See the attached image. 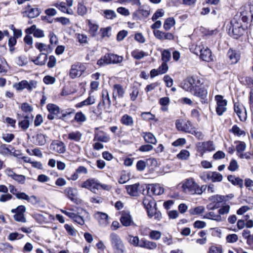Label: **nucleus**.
<instances>
[{"label":"nucleus","instance_id":"obj_49","mask_svg":"<svg viewBox=\"0 0 253 253\" xmlns=\"http://www.w3.org/2000/svg\"><path fill=\"white\" fill-rule=\"evenodd\" d=\"M128 242L135 247H140V240L138 236H129Z\"/></svg>","mask_w":253,"mask_h":253},{"label":"nucleus","instance_id":"obj_60","mask_svg":"<svg viewBox=\"0 0 253 253\" xmlns=\"http://www.w3.org/2000/svg\"><path fill=\"white\" fill-rule=\"evenodd\" d=\"M24 235L17 232L11 233L9 234L8 239L10 241H14L16 239H20L23 237Z\"/></svg>","mask_w":253,"mask_h":253},{"label":"nucleus","instance_id":"obj_50","mask_svg":"<svg viewBox=\"0 0 253 253\" xmlns=\"http://www.w3.org/2000/svg\"><path fill=\"white\" fill-rule=\"evenodd\" d=\"M239 167L237 161L235 159H232L228 167V169L231 171H235L238 169Z\"/></svg>","mask_w":253,"mask_h":253},{"label":"nucleus","instance_id":"obj_40","mask_svg":"<svg viewBox=\"0 0 253 253\" xmlns=\"http://www.w3.org/2000/svg\"><path fill=\"white\" fill-rule=\"evenodd\" d=\"M148 53L142 50L135 49L131 52V56L135 59L140 60L145 56H147Z\"/></svg>","mask_w":253,"mask_h":253},{"label":"nucleus","instance_id":"obj_36","mask_svg":"<svg viewBox=\"0 0 253 253\" xmlns=\"http://www.w3.org/2000/svg\"><path fill=\"white\" fill-rule=\"evenodd\" d=\"M143 137L146 143L155 144L157 143V139L153 133L151 132H143Z\"/></svg>","mask_w":253,"mask_h":253},{"label":"nucleus","instance_id":"obj_47","mask_svg":"<svg viewBox=\"0 0 253 253\" xmlns=\"http://www.w3.org/2000/svg\"><path fill=\"white\" fill-rule=\"evenodd\" d=\"M230 131L237 136L245 135L246 134L245 131L240 129L237 125H234Z\"/></svg>","mask_w":253,"mask_h":253},{"label":"nucleus","instance_id":"obj_19","mask_svg":"<svg viewBox=\"0 0 253 253\" xmlns=\"http://www.w3.org/2000/svg\"><path fill=\"white\" fill-rule=\"evenodd\" d=\"M99 127L95 128L94 140H96L98 141H101L103 142H108L110 139V137L108 136L107 134L103 131H97V130L99 129Z\"/></svg>","mask_w":253,"mask_h":253},{"label":"nucleus","instance_id":"obj_51","mask_svg":"<svg viewBox=\"0 0 253 253\" xmlns=\"http://www.w3.org/2000/svg\"><path fill=\"white\" fill-rule=\"evenodd\" d=\"M205 211V208L203 206H199L189 210V212L192 215L200 214Z\"/></svg>","mask_w":253,"mask_h":253},{"label":"nucleus","instance_id":"obj_46","mask_svg":"<svg viewBox=\"0 0 253 253\" xmlns=\"http://www.w3.org/2000/svg\"><path fill=\"white\" fill-rule=\"evenodd\" d=\"M102 15L105 18L108 19H113L117 16L114 10L110 9L103 10Z\"/></svg>","mask_w":253,"mask_h":253},{"label":"nucleus","instance_id":"obj_45","mask_svg":"<svg viewBox=\"0 0 253 253\" xmlns=\"http://www.w3.org/2000/svg\"><path fill=\"white\" fill-rule=\"evenodd\" d=\"M95 99L93 96H89L84 100L80 102V108L84 106H88L94 104Z\"/></svg>","mask_w":253,"mask_h":253},{"label":"nucleus","instance_id":"obj_55","mask_svg":"<svg viewBox=\"0 0 253 253\" xmlns=\"http://www.w3.org/2000/svg\"><path fill=\"white\" fill-rule=\"evenodd\" d=\"M149 237L152 240H158L161 238V233L159 231L152 230L149 233Z\"/></svg>","mask_w":253,"mask_h":253},{"label":"nucleus","instance_id":"obj_20","mask_svg":"<svg viewBox=\"0 0 253 253\" xmlns=\"http://www.w3.org/2000/svg\"><path fill=\"white\" fill-rule=\"evenodd\" d=\"M65 194L72 201L77 203L78 194L77 189L68 187L65 190Z\"/></svg>","mask_w":253,"mask_h":253},{"label":"nucleus","instance_id":"obj_29","mask_svg":"<svg viewBox=\"0 0 253 253\" xmlns=\"http://www.w3.org/2000/svg\"><path fill=\"white\" fill-rule=\"evenodd\" d=\"M47 59V55L45 53H41L34 60H32L36 65L42 66L45 64Z\"/></svg>","mask_w":253,"mask_h":253},{"label":"nucleus","instance_id":"obj_37","mask_svg":"<svg viewBox=\"0 0 253 253\" xmlns=\"http://www.w3.org/2000/svg\"><path fill=\"white\" fill-rule=\"evenodd\" d=\"M204 218L211 219L213 220H215L217 222H220L222 221V217L219 213H215L213 211H210L208 213H206L204 216Z\"/></svg>","mask_w":253,"mask_h":253},{"label":"nucleus","instance_id":"obj_22","mask_svg":"<svg viewBox=\"0 0 253 253\" xmlns=\"http://www.w3.org/2000/svg\"><path fill=\"white\" fill-rule=\"evenodd\" d=\"M238 16V21H240V18L242 19V20L244 22H247L249 20V17H251L252 19H253V5L250 6V11L244 10L240 13V15L237 14Z\"/></svg>","mask_w":253,"mask_h":253},{"label":"nucleus","instance_id":"obj_52","mask_svg":"<svg viewBox=\"0 0 253 253\" xmlns=\"http://www.w3.org/2000/svg\"><path fill=\"white\" fill-rule=\"evenodd\" d=\"M246 145L244 142L239 141L238 144L236 147L237 154L238 156L241 153H242L246 149Z\"/></svg>","mask_w":253,"mask_h":253},{"label":"nucleus","instance_id":"obj_31","mask_svg":"<svg viewBox=\"0 0 253 253\" xmlns=\"http://www.w3.org/2000/svg\"><path fill=\"white\" fill-rule=\"evenodd\" d=\"M227 179L233 185L238 186L240 188L243 187V180L242 179L233 175H228Z\"/></svg>","mask_w":253,"mask_h":253},{"label":"nucleus","instance_id":"obj_53","mask_svg":"<svg viewBox=\"0 0 253 253\" xmlns=\"http://www.w3.org/2000/svg\"><path fill=\"white\" fill-rule=\"evenodd\" d=\"M171 58L170 52L167 49H165L162 53V60L163 62L167 63Z\"/></svg>","mask_w":253,"mask_h":253},{"label":"nucleus","instance_id":"obj_54","mask_svg":"<svg viewBox=\"0 0 253 253\" xmlns=\"http://www.w3.org/2000/svg\"><path fill=\"white\" fill-rule=\"evenodd\" d=\"M190 156V153L187 150H182L180 153L177 154V157L181 160H187Z\"/></svg>","mask_w":253,"mask_h":253},{"label":"nucleus","instance_id":"obj_13","mask_svg":"<svg viewBox=\"0 0 253 253\" xmlns=\"http://www.w3.org/2000/svg\"><path fill=\"white\" fill-rule=\"evenodd\" d=\"M197 51L200 53V58L203 60L209 62L211 60V52L208 47H205L203 44L197 45L195 48Z\"/></svg>","mask_w":253,"mask_h":253},{"label":"nucleus","instance_id":"obj_24","mask_svg":"<svg viewBox=\"0 0 253 253\" xmlns=\"http://www.w3.org/2000/svg\"><path fill=\"white\" fill-rule=\"evenodd\" d=\"M125 93L124 89L123 86L119 84H115L113 86V98L116 102L117 95L119 98H122L124 96Z\"/></svg>","mask_w":253,"mask_h":253},{"label":"nucleus","instance_id":"obj_27","mask_svg":"<svg viewBox=\"0 0 253 253\" xmlns=\"http://www.w3.org/2000/svg\"><path fill=\"white\" fill-rule=\"evenodd\" d=\"M102 101L104 105L106 106V108L109 110L111 108V101L109 95V93L106 89L102 91Z\"/></svg>","mask_w":253,"mask_h":253},{"label":"nucleus","instance_id":"obj_58","mask_svg":"<svg viewBox=\"0 0 253 253\" xmlns=\"http://www.w3.org/2000/svg\"><path fill=\"white\" fill-rule=\"evenodd\" d=\"M22 111L26 113H31L33 111L32 107L28 103H23L20 107Z\"/></svg>","mask_w":253,"mask_h":253},{"label":"nucleus","instance_id":"obj_10","mask_svg":"<svg viewBox=\"0 0 253 253\" xmlns=\"http://www.w3.org/2000/svg\"><path fill=\"white\" fill-rule=\"evenodd\" d=\"M25 9V10L22 13L26 14V16L30 19L38 17L41 13V9L36 5L32 6L30 4H28Z\"/></svg>","mask_w":253,"mask_h":253},{"label":"nucleus","instance_id":"obj_4","mask_svg":"<svg viewBox=\"0 0 253 253\" xmlns=\"http://www.w3.org/2000/svg\"><path fill=\"white\" fill-rule=\"evenodd\" d=\"M202 84V83L198 77L191 76L187 77L181 83V87L185 91L192 93Z\"/></svg>","mask_w":253,"mask_h":253},{"label":"nucleus","instance_id":"obj_42","mask_svg":"<svg viewBox=\"0 0 253 253\" xmlns=\"http://www.w3.org/2000/svg\"><path fill=\"white\" fill-rule=\"evenodd\" d=\"M79 71V65L78 63L72 65L70 70L69 76L72 79H75L78 77Z\"/></svg>","mask_w":253,"mask_h":253},{"label":"nucleus","instance_id":"obj_43","mask_svg":"<svg viewBox=\"0 0 253 253\" xmlns=\"http://www.w3.org/2000/svg\"><path fill=\"white\" fill-rule=\"evenodd\" d=\"M12 147L10 145L2 144L0 146V153L4 156H8L12 153V150L10 149Z\"/></svg>","mask_w":253,"mask_h":253},{"label":"nucleus","instance_id":"obj_59","mask_svg":"<svg viewBox=\"0 0 253 253\" xmlns=\"http://www.w3.org/2000/svg\"><path fill=\"white\" fill-rule=\"evenodd\" d=\"M165 11L163 9H159L153 14L152 19L153 21H156L160 17H162L164 15Z\"/></svg>","mask_w":253,"mask_h":253},{"label":"nucleus","instance_id":"obj_16","mask_svg":"<svg viewBox=\"0 0 253 253\" xmlns=\"http://www.w3.org/2000/svg\"><path fill=\"white\" fill-rule=\"evenodd\" d=\"M120 221L124 226H129L134 224L131 216L129 212L127 211H123L120 217Z\"/></svg>","mask_w":253,"mask_h":253},{"label":"nucleus","instance_id":"obj_38","mask_svg":"<svg viewBox=\"0 0 253 253\" xmlns=\"http://www.w3.org/2000/svg\"><path fill=\"white\" fill-rule=\"evenodd\" d=\"M54 6L63 12L69 14H72L73 11L71 9L67 8L66 3L65 2H59L54 4Z\"/></svg>","mask_w":253,"mask_h":253},{"label":"nucleus","instance_id":"obj_25","mask_svg":"<svg viewBox=\"0 0 253 253\" xmlns=\"http://www.w3.org/2000/svg\"><path fill=\"white\" fill-rule=\"evenodd\" d=\"M227 196H221L219 195H215L209 198V200L212 202L215 206H218V208L220 207V204L223 202L227 201Z\"/></svg>","mask_w":253,"mask_h":253},{"label":"nucleus","instance_id":"obj_32","mask_svg":"<svg viewBox=\"0 0 253 253\" xmlns=\"http://www.w3.org/2000/svg\"><path fill=\"white\" fill-rule=\"evenodd\" d=\"M33 143L37 145L43 146L46 143L45 135L42 133L37 134L33 136Z\"/></svg>","mask_w":253,"mask_h":253},{"label":"nucleus","instance_id":"obj_44","mask_svg":"<svg viewBox=\"0 0 253 253\" xmlns=\"http://www.w3.org/2000/svg\"><path fill=\"white\" fill-rule=\"evenodd\" d=\"M175 24V20L173 18L169 17L166 19L164 24V28L165 30L168 31L171 29Z\"/></svg>","mask_w":253,"mask_h":253},{"label":"nucleus","instance_id":"obj_12","mask_svg":"<svg viewBox=\"0 0 253 253\" xmlns=\"http://www.w3.org/2000/svg\"><path fill=\"white\" fill-rule=\"evenodd\" d=\"M215 99L216 101L217 107L216 108V112L218 115H222L226 110V105L227 102L226 100L223 99L222 95H217L215 96Z\"/></svg>","mask_w":253,"mask_h":253},{"label":"nucleus","instance_id":"obj_21","mask_svg":"<svg viewBox=\"0 0 253 253\" xmlns=\"http://www.w3.org/2000/svg\"><path fill=\"white\" fill-rule=\"evenodd\" d=\"M148 192L155 195H160L164 193V188L159 184H150L147 188Z\"/></svg>","mask_w":253,"mask_h":253},{"label":"nucleus","instance_id":"obj_39","mask_svg":"<svg viewBox=\"0 0 253 253\" xmlns=\"http://www.w3.org/2000/svg\"><path fill=\"white\" fill-rule=\"evenodd\" d=\"M120 121L122 124L126 126H132L134 123L133 118L127 114L124 115Z\"/></svg>","mask_w":253,"mask_h":253},{"label":"nucleus","instance_id":"obj_64","mask_svg":"<svg viewBox=\"0 0 253 253\" xmlns=\"http://www.w3.org/2000/svg\"><path fill=\"white\" fill-rule=\"evenodd\" d=\"M117 11L119 13L125 16H128L130 14L129 10L124 7H118Z\"/></svg>","mask_w":253,"mask_h":253},{"label":"nucleus","instance_id":"obj_35","mask_svg":"<svg viewBox=\"0 0 253 253\" xmlns=\"http://www.w3.org/2000/svg\"><path fill=\"white\" fill-rule=\"evenodd\" d=\"M98 183L96 182L93 179H88L85 181L82 187L90 189L91 191L95 192L97 189Z\"/></svg>","mask_w":253,"mask_h":253},{"label":"nucleus","instance_id":"obj_28","mask_svg":"<svg viewBox=\"0 0 253 253\" xmlns=\"http://www.w3.org/2000/svg\"><path fill=\"white\" fill-rule=\"evenodd\" d=\"M227 56L230 59L231 64L237 63L240 59V54L238 51L230 49L227 54Z\"/></svg>","mask_w":253,"mask_h":253},{"label":"nucleus","instance_id":"obj_18","mask_svg":"<svg viewBox=\"0 0 253 253\" xmlns=\"http://www.w3.org/2000/svg\"><path fill=\"white\" fill-rule=\"evenodd\" d=\"M50 149L59 153H64L66 148L64 143L58 140L53 141L50 146Z\"/></svg>","mask_w":253,"mask_h":253},{"label":"nucleus","instance_id":"obj_26","mask_svg":"<svg viewBox=\"0 0 253 253\" xmlns=\"http://www.w3.org/2000/svg\"><path fill=\"white\" fill-rule=\"evenodd\" d=\"M139 187V183H137L132 185H126V188L128 194L131 196H137L138 194Z\"/></svg>","mask_w":253,"mask_h":253},{"label":"nucleus","instance_id":"obj_15","mask_svg":"<svg viewBox=\"0 0 253 253\" xmlns=\"http://www.w3.org/2000/svg\"><path fill=\"white\" fill-rule=\"evenodd\" d=\"M234 111L241 121H245L247 119V113L245 108L237 103L234 104Z\"/></svg>","mask_w":253,"mask_h":253},{"label":"nucleus","instance_id":"obj_48","mask_svg":"<svg viewBox=\"0 0 253 253\" xmlns=\"http://www.w3.org/2000/svg\"><path fill=\"white\" fill-rule=\"evenodd\" d=\"M29 117L26 116L23 120L19 122L18 124L20 127L24 130H27L30 126V122L29 120Z\"/></svg>","mask_w":253,"mask_h":253},{"label":"nucleus","instance_id":"obj_17","mask_svg":"<svg viewBox=\"0 0 253 253\" xmlns=\"http://www.w3.org/2000/svg\"><path fill=\"white\" fill-rule=\"evenodd\" d=\"M154 35L155 37L160 40H172L174 39V36L171 33L164 32L160 30H154Z\"/></svg>","mask_w":253,"mask_h":253},{"label":"nucleus","instance_id":"obj_6","mask_svg":"<svg viewBox=\"0 0 253 253\" xmlns=\"http://www.w3.org/2000/svg\"><path fill=\"white\" fill-rule=\"evenodd\" d=\"M124 60L122 56L114 53H106L97 61V65L102 66L109 64L121 63Z\"/></svg>","mask_w":253,"mask_h":253},{"label":"nucleus","instance_id":"obj_41","mask_svg":"<svg viewBox=\"0 0 253 253\" xmlns=\"http://www.w3.org/2000/svg\"><path fill=\"white\" fill-rule=\"evenodd\" d=\"M86 22L89 27V33L92 35H94L98 29V25L94 21L90 20H86Z\"/></svg>","mask_w":253,"mask_h":253},{"label":"nucleus","instance_id":"obj_1","mask_svg":"<svg viewBox=\"0 0 253 253\" xmlns=\"http://www.w3.org/2000/svg\"><path fill=\"white\" fill-rule=\"evenodd\" d=\"M207 185L200 186L193 178L186 179L183 183L182 188L185 193L191 195H201L207 189Z\"/></svg>","mask_w":253,"mask_h":253},{"label":"nucleus","instance_id":"obj_63","mask_svg":"<svg viewBox=\"0 0 253 253\" xmlns=\"http://www.w3.org/2000/svg\"><path fill=\"white\" fill-rule=\"evenodd\" d=\"M43 81L46 84H52L55 83V78L50 76H46L43 78Z\"/></svg>","mask_w":253,"mask_h":253},{"label":"nucleus","instance_id":"obj_5","mask_svg":"<svg viewBox=\"0 0 253 253\" xmlns=\"http://www.w3.org/2000/svg\"><path fill=\"white\" fill-rule=\"evenodd\" d=\"M109 239L114 253H125L126 247L123 240L117 233L112 232L110 234Z\"/></svg>","mask_w":253,"mask_h":253},{"label":"nucleus","instance_id":"obj_9","mask_svg":"<svg viewBox=\"0 0 253 253\" xmlns=\"http://www.w3.org/2000/svg\"><path fill=\"white\" fill-rule=\"evenodd\" d=\"M37 85V82L34 80H31L29 82L26 80H23L14 84L13 86L17 90L27 89L29 91H31L33 89L36 88Z\"/></svg>","mask_w":253,"mask_h":253},{"label":"nucleus","instance_id":"obj_61","mask_svg":"<svg viewBox=\"0 0 253 253\" xmlns=\"http://www.w3.org/2000/svg\"><path fill=\"white\" fill-rule=\"evenodd\" d=\"M141 116L143 120L146 121L153 120L155 119V116L150 112H143L141 113Z\"/></svg>","mask_w":253,"mask_h":253},{"label":"nucleus","instance_id":"obj_3","mask_svg":"<svg viewBox=\"0 0 253 253\" xmlns=\"http://www.w3.org/2000/svg\"><path fill=\"white\" fill-rule=\"evenodd\" d=\"M238 18L239 16L237 15L234 16L230 22L229 29V35L236 39L242 36L245 31L240 21H238Z\"/></svg>","mask_w":253,"mask_h":253},{"label":"nucleus","instance_id":"obj_2","mask_svg":"<svg viewBox=\"0 0 253 253\" xmlns=\"http://www.w3.org/2000/svg\"><path fill=\"white\" fill-rule=\"evenodd\" d=\"M46 108L49 112L47 117L50 120H53L54 119L65 120L66 117L68 118L73 115V113L71 112L65 113L63 112V111H61L59 107L54 104H47Z\"/></svg>","mask_w":253,"mask_h":253},{"label":"nucleus","instance_id":"obj_57","mask_svg":"<svg viewBox=\"0 0 253 253\" xmlns=\"http://www.w3.org/2000/svg\"><path fill=\"white\" fill-rule=\"evenodd\" d=\"M67 138L71 140L78 141L79 140V132L77 131L69 133L67 135Z\"/></svg>","mask_w":253,"mask_h":253},{"label":"nucleus","instance_id":"obj_23","mask_svg":"<svg viewBox=\"0 0 253 253\" xmlns=\"http://www.w3.org/2000/svg\"><path fill=\"white\" fill-rule=\"evenodd\" d=\"M157 244L156 242L150 241L143 238L140 240V248L153 250L156 249Z\"/></svg>","mask_w":253,"mask_h":253},{"label":"nucleus","instance_id":"obj_62","mask_svg":"<svg viewBox=\"0 0 253 253\" xmlns=\"http://www.w3.org/2000/svg\"><path fill=\"white\" fill-rule=\"evenodd\" d=\"M13 179L21 183H24L26 180L25 176L21 174H17L16 173L14 175L12 178Z\"/></svg>","mask_w":253,"mask_h":253},{"label":"nucleus","instance_id":"obj_30","mask_svg":"<svg viewBox=\"0 0 253 253\" xmlns=\"http://www.w3.org/2000/svg\"><path fill=\"white\" fill-rule=\"evenodd\" d=\"M192 94L194 95L200 97L202 99H205L207 97L208 92L207 89L202 87H198L195 90H194Z\"/></svg>","mask_w":253,"mask_h":253},{"label":"nucleus","instance_id":"obj_33","mask_svg":"<svg viewBox=\"0 0 253 253\" xmlns=\"http://www.w3.org/2000/svg\"><path fill=\"white\" fill-rule=\"evenodd\" d=\"M95 217L100 224L106 225L107 224L108 216L106 213L98 211L95 213Z\"/></svg>","mask_w":253,"mask_h":253},{"label":"nucleus","instance_id":"obj_14","mask_svg":"<svg viewBox=\"0 0 253 253\" xmlns=\"http://www.w3.org/2000/svg\"><path fill=\"white\" fill-rule=\"evenodd\" d=\"M150 15V10L148 7L144 8L140 7L132 13V18L134 20H138L142 18H146Z\"/></svg>","mask_w":253,"mask_h":253},{"label":"nucleus","instance_id":"obj_34","mask_svg":"<svg viewBox=\"0 0 253 253\" xmlns=\"http://www.w3.org/2000/svg\"><path fill=\"white\" fill-rule=\"evenodd\" d=\"M35 47L39 50L40 52L45 51V53H50L52 51V48L50 45H46L42 42L35 43Z\"/></svg>","mask_w":253,"mask_h":253},{"label":"nucleus","instance_id":"obj_11","mask_svg":"<svg viewBox=\"0 0 253 253\" xmlns=\"http://www.w3.org/2000/svg\"><path fill=\"white\" fill-rule=\"evenodd\" d=\"M197 150L203 156L207 151L211 152L215 150L213 142L211 141H208L203 142H199L197 145Z\"/></svg>","mask_w":253,"mask_h":253},{"label":"nucleus","instance_id":"obj_7","mask_svg":"<svg viewBox=\"0 0 253 253\" xmlns=\"http://www.w3.org/2000/svg\"><path fill=\"white\" fill-rule=\"evenodd\" d=\"M143 204L147 211L148 215L150 218H153V215L158 211L156 203L151 197H145L143 199Z\"/></svg>","mask_w":253,"mask_h":253},{"label":"nucleus","instance_id":"obj_8","mask_svg":"<svg viewBox=\"0 0 253 253\" xmlns=\"http://www.w3.org/2000/svg\"><path fill=\"white\" fill-rule=\"evenodd\" d=\"M26 211V208L25 206L20 205L16 209H12L11 212L14 213L13 215L14 219L22 223H25L27 221L24 213Z\"/></svg>","mask_w":253,"mask_h":253},{"label":"nucleus","instance_id":"obj_56","mask_svg":"<svg viewBox=\"0 0 253 253\" xmlns=\"http://www.w3.org/2000/svg\"><path fill=\"white\" fill-rule=\"evenodd\" d=\"M211 174V181L212 182H220L222 181L223 176L220 173L217 172H212Z\"/></svg>","mask_w":253,"mask_h":253}]
</instances>
